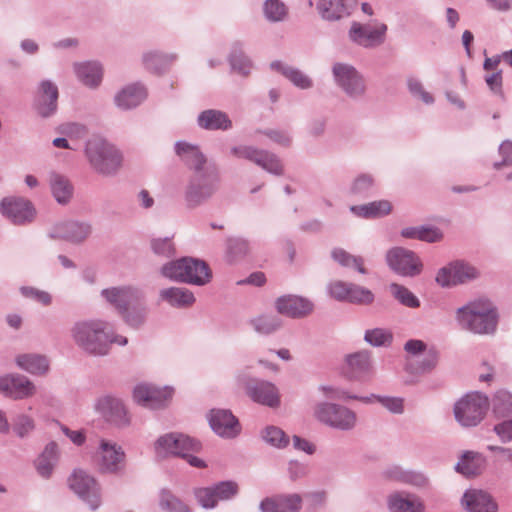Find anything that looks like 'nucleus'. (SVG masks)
Returning <instances> with one entry per match:
<instances>
[{
	"label": "nucleus",
	"instance_id": "412c9836",
	"mask_svg": "<svg viewBox=\"0 0 512 512\" xmlns=\"http://www.w3.org/2000/svg\"><path fill=\"white\" fill-rule=\"evenodd\" d=\"M91 232L92 227L88 222L67 220L55 224L49 235L51 238L63 239L71 243H81Z\"/></svg>",
	"mask_w": 512,
	"mask_h": 512
},
{
	"label": "nucleus",
	"instance_id": "39448f33",
	"mask_svg": "<svg viewBox=\"0 0 512 512\" xmlns=\"http://www.w3.org/2000/svg\"><path fill=\"white\" fill-rule=\"evenodd\" d=\"M85 155L91 168L105 177L116 175L122 166L121 152L101 137H92L86 142Z\"/></svg>",
	"mask_w": 512,
	"mask_h": 512
},
{
	"label": "nucleus",
	"instance_id": "b1692460",
	"mask_svg": "<svg viewBox=\"0 0 512 512\" xmlns=\"http://www.w3.org/2000/svg\"><path fill=\"white\" fill-rule=\"evenodd\" d=\"M58 96L57 86L50 80H43L39 85L35 100L37 113L43 118L54 115L57 111Z\"/></svg>",
	"mask_w": 512,
	"mask_h": 512
},
{
	"label": "nucleus",
	"instance_id": "2eb2a0df",
	"mask_svg": "<svg viewBox=\"0 0 512 512\" xmlns=\"http://www.w3.org/2000/svg\"><path fill=\"white\" fill-rule=\"evenodd\" d=\"M69 486L92 510H96L100 506L98 484L85 471L75 470L69 478Z\"/></svg>",
	"mask_w": 512,
	"mask_h": 512
},
{
	"label": "nucleus",
	"instance_id": "a18cd8bd",
	"mask_svg": "<svg viewBox=\"0 0 512 512\" xmlns=\"http://www.w3.org/2000/svg\"><path fill=\"white\" fill-rule=\"evenodd\" d=\"M147 314L148 308L139 301L138 303L127 307V310L125 312H121L120 315L128 326L132 328H139L145 323Z\"/></svg>",
	"mask_w": 512,
	"mask_h": 512
},
{
	"label": "nucleus",
	"instance_id": "72a5a7b5",
	"mask_svg": "<svg viewBox=\"0 0 512 512\" xmlns=\"http://www.w3.org/2000/svg\"><path fill=\"white\" fill-rule=\"evenodd\" d=\"M438 359V352L431 348L418 357H409L405 365V370L414 375L429 373L436 367Z\"/></svg>",
	"mask_w": 512,
	"mask_h": 512
},
{
	"label": "nucleus",
	"instance_id": "a19ab883",
	"mask_svg": "<svg viewBox=\"0 0 512 512\" xmlns=\"http://www.w3.org/2000/svg\"><path fill=\"white\" fill-rule=\"evenodd\" d=\"M249 325L255 333L269 336L282 327V320L275 314H261L249 320Z\"/></svg>",
	"mask_w": 512,
	"mask_h": 512
},
{
	"label": "nucleus",
	"instance_id": "4c0bfd02",
	"mask_svg": "<svg viewBox=\"0 0 512 512\" xmlns=\"http://www.w3.org/2000/svg\"><path fill=\"white\" fill-rule=\"evenodd\" d=\"M49 185L53 197L59 204L66 205L70 202L74 188L66 176L51 172L49 174Z\"/></svg>",
	"mask_w": 512,
	"mask_h": 512
},
{
	"label": "nucleus",
	"instance_id": "f8f14e48",
	"mask_svg": "<svg viewBox=\"0 0 512 512\" xmlns=\"http://www.w3.org/2000/svg\"><path fill=\"white\" fill-rule=\"evenodd\" d=\"M201 448L200 442L180 433H168L158 438L155 450L158 456L175 455L187 457V452H197Z\"/></svg>",
	"mask_w": 512,
	"mask_h": 512
},
{
	"label": "nucleus",
	"instance_id": "13d9d810",
	"mask_svg": "<svg viewBox=\"0 0 512 512\" xmlns=\"http://www.w3.org/2000/svg\"><path fill=\"white\" fill-rule=\"evenodd\" d=\"M248 251L249 243L246 239L234 237L227 240V253L231 262L243 258Z\"/></svg>",
	"mask_w": 512,
	"mask_h": 512
},
{
	"label": "nucleus",
	"instance_id": "8fccbe9b",
	"mask_svg": "<svg viewBox=\"0 0 512 512\" xmlns=\"http://www.w3.org/2000/svg\"><path fill=\"white\" fill-rule=\"evenodd\" d=\"M265 18L270 22H281L287 16V7L280 0H266L263 4Z\"/></svg>",
	"mask_w": 512,
	"mask_h": 512
},
{
	"label": "nucleus",
	"instance_id": "603ef678",
	"mask_svg": "<svg viewBox=\"0 0 512 512\" xmlns=\"http://www.w3.org/2000/svg\"><path fill=\"white\" fill-rule=\"evenodd\" d=\"M374 186V177L368 173L359 174L351 183L350 193L355 196L367 197Z\"/></svg>",
	"mask_w": 512,
	"mask_h": 512
},
{
	"label": "nucleus",
	"instance_id": "cd10ccee",
	"mask_svg": "<svg viewBox=\"0 0 512 512\" xmlns=\"http://www.w3.org/2000/svg\"><path fill=\"white\" fill-rule=\"evenodd\" d=\"M59 460L58 444L54 441L49 442L43 451L34 460L33 465L37 474L43 479H49Z\"/></svg>",
	"mask_w": 512,
	"mask_h": 512
},
{
	"label": "nucleus",
	"instance_id": "473e14b6",
	"mask_svg": "<svg viewBox=\"0 0 512 512\" xmlns=\"http://www.w3.org/2000/svg\"><path fill=\"white\" fill-rule=\"evenodd\" d=\"M388 509L390 512H424V504L414 494H404L400 492L389 495Z\"/></svg>",
	"mask_w": 512,
	"mask_h": 512
},
{
	"label": "nucleus",
	"instance_id": "680f3d73",
	"mask_svg": "<svg viewBox=\"0 0 512 512\" xmlns=\"http://www.w3.org/2000/svg\"><path fill=\"white\" fill-rule=\"evenodd\" d=\"M193 494L198 504L204 509L215 508L218 504L212 486L195 488Z\"/></svg>",
	"mask_w": 512,
	"mask_h": 512
},
{
	"label": "nucleus",
	"instance_id": "aec40b11",
	"mask_svg": "<svg viewBox=\"0 0 512 512\" xmlns=\"http://www.w3.org/2000/svg\"><path fill=\"white\" fill-rule=\"evenodd\" d=\"M101 295L107 302L117 309L119 314H121V312H125L127 307H130L143 299V292L132 286L103 289L101 291Z\"/></svg>",
	"mask_w": 512,
	"mask_h": 512
},
{
	"label": "nucleus",
	"instance_id": "052dcab7",
	"mask_svg": "<svg viewBox=\"0 0 512 512\" xmlns=\"http://www.w3.org/2000/svg\"><path fill=\"white\" fill-rule=\"evenodd\" d=\"M151 395L149 396V401L147 404V408L150 409H159L165 406L168 399L172 396V389L168 387L158 388L156 386L151 385Z\"/></svg>",
	"mask_w": 512,
	"mask_h": 512
},
{
	"label": "nucleus",
	"instance_id": "f704fd0d",
	"mask_svg": "<svg viewBox=\"0 0 512 512\" xmlns=\"http://www.w3.org/2000/svg\"><path fill=\"white\" fill-rule=\"evenodd\" d=\"M486 465L483 454L474 451H466L455 465V470L466 477L479 475Z\"/></svg>",
	"mask_w": 512,
	"mask_h": 512
},
{
	"label": "nucleus",
	"instance_id": "e433bc0d",
	"mask_svg": "<svg viewBox=\"0 0 512 512\" xmlns=\"http://www.w3.org/2000/svg\"><path fill=\"white\" fill-rule=\"evenodd\" d=\"M16 364L20 369L36 376L47 374L50 367V362L46 356L34 353L17 356Z\"/></svg>",
	"mask_w": 512,
	"mask_h": 512
},
{
	"label": "nucleus",
	"instance_id": "f03ea898",
	"mask_svg": "<svg viewBox=\"0 0 512 512\" xmlns=\"http://www.w3.org/2000/svg\"><path fill=\"white\" fill-rule=\"evenodd\" d=\"M75 343L85 352L94 356L109 353L110 345L125 346L128 339L114 332L112 326L102 320L79 321L71 329Z\"/></svg>",
	"mask_w": 512,
	"mask_h": 512
},
{
	"label": "nucleus",
	"instance_id": "9b49d317",
	"mask_svg": "<svg viewBox=\"0 0 512 512\" xmlns=\"http://www.w3.org/2000/svg\"><path fill=\"white\" fill-rule=\"evenodd\" d=\"M389 268L398 275L415 277L422 272L423 264L417 254L403 247H393L386 253Z\"/></svg>",
	"mask_w": 512,
	"mask_h": 512
},
{
	"label": "nucleus",
	"instance_id": "1a4fd4ad",
	"mask_svg": "<svg viewBox=\"0 0 512 512\" xmlns=\"http://www.w3.org/2000/svg\"><path fill=\"white\" fill-rule=\"evenodd\" d=\"M315 416L320 422L342 431L353 429L357 421L355 412L345 406L329 402L317 404Z\"/></svg>",
	"mask_w": 512,
	"mask_h": 512
},
{
	"label": "nucleus",
	"instance_id": "6ab92c4d",
	"mask_svg": "<svg viewBox=\"0 0 512 512\" xmlns=\"http://www.w3.org/2000/svg\"><path fill=\"white\" fill-rule=\"evenodd\" d=\"M36 388L32 381L20 374H9L0 377V392L15 400L29 398L35 394Z\"/></svg>",
	"mask_w": 512,
	"mask_h": 512
},
{
	"label": "nucleus",
	"instance_id": "69168bd1",
	"mask_svg": "<svg viewBox=\"0 0 512 512\" xmlns=\"http://www.w3.org/2000/svg\"><path fill=\"white\" fill-rule=\"evenodd\" d=\"M377 402L390 413L402 414L404 412V399L402 397L380 395L377 397Z\"/></svg>",
	"mask_w": 512,
	"mask_h": 512
},
{
	"label": "nucleus",
	"instance_id": "ddd939ff",
	"mask_svg": "<svg viewBox=\"0 0 512 512\" xmlns=\"http://www.w3.org/2000/svg\"><path fill=\"white\" fill-rule=\"evenodd\" d=\"M478 277L479 271L476 267L464 261H454L438 271L436 282L442 287H450L472 281Z\"/></svg>",
	"mask_w": 512,
	"mask_h": 512
},
{
	"label": "nucleus",
	"instance_id": "9d476101",
	"mask_svg": "<svg viewBox=\"0 0 512 512\" xmlns=\"http://www.w3.org/2000/svg\"><path fill=\"white\" fill-rule=\"evenodd\" d=\"M238 382L244 387L246 394L254 402L271 408L279 406V392L273 383L258 378H251L246 374L239 375Z\"/></svg>",
	"mask_w": 512,
	"mask_h": 512
},
{
	"label": "nucleus",
	"instance_id": "5fc2aeb1",
	"mask_svg": "<svg viewBox=\"0 0 512 512\" xmlns=\"http://www.w3.org/2000/svg\"><path fill=\"white\" fill-rule=\"evenodd\" d=\"M263 440L276 448H284L289 444V438L285 432L276 426H268L262 432Z\"/></svg>",
	"mask_w": 512,
	"mask_h": 512
},
{
	"label": "nucleus",
	"instance_id": "f3484780",
	"mask_svg": "<svg viewBox=\"0 0 512 512\" xmlns=\"http://www.w3.org/2000/svg\"><path fill=\"white\" fill-rule=\"evenodd\" d=\"M98 456L99 470L103 473L116 474L125 467V452L115 442L101 439Z\"/></svg>",
	"mask_w": 512,
	"mask_h": 512
},
{
	"label": "nucleus",
	"instance_id": "bf43d9fd",
	"mask_svg": "<svg viewBox=\"0 0 512 512\" xmlns=\"http://www.w3.org/2000/svg\"><path fill=\"white\" fill-rule=\"evenodd\" d=\"M256 133L265 135L274 144L289 148L292 145V136L290 133L283 129H258Z\"/></svg>",
	"mask_w": 512,
	"mask_h": 512
},
{
	"label": "nucleus",
	"instance_id": "37998d69",
	"mask_svg": "<svg viewBox=\"0 0 512 512\" xmlns=\"http://www.w3.org/2000/svg\"><path fill=\"white\" fill-rule=\"evenodd\" d=\"M159 507L166 512H191L190 507L183 500L166 488L159 492Z\"/></svg>",
	"mask_w": 512,
	"mask_h": 512
},
{
	"label": "nucleus",
	"instance_id": "423d86ee",
	"mask_svg": "<svg viewBox=\"0 0 512 512\" xmlns=\"http://www.w3.org/2000/svg\"><path fill=\"white\" fill-rule=\"evenodd\" d=\"M332 75L336 85L351 99L365 97L367 85L364 76L351 64L336 62L332 66Z\"/></svg>",
	"mask_w": 512,
	"mask_h": 512
},
{
	"label": "nucleus",
	"instance_id": "5701e85b",
	"mask_svg": "<svg viewBox=\"0 0 512 512\" xmlns=\"http://www.w3.org/2000/svg\"><path fill=\"white\" fill-rule=\"evenodd\" d=\"M95 408L106 421L117 427H126L130 423L125 406L118 398L102 397L97 401Z\"/></svg>",
	"mask_w": 512,
	"mask_h": 512
},
{
	"label": "nucleus",
	"instance_id": "79ce46f5",
	"mask_svg": "<svg viewBox=\"0 0 512 512\" xmlns=\"http://www.w3.org/2000/svg\"><path fill=\"white\" fill-rule=\"evenodd\" d=\"M175 59V54H165L158 51L144 53L142 57L145 68L154 73L163 72Z\"/></svg>",
	"mask_w": 512,
	"mask_h": 512
},
{
	"label": "nucleus",
	"instance_id": "0e129e2a",
	"mask_svg": "<svg viewBox=\"0 0 512 512\" xmlns=\"http://www.w3.org/2000/svg\"><path fill=\"white\" fill-rule=\"evenodd\" d=\"M407 86L410 94L414 98L422 100L425 104H432L434 102L433 96L424 89L421 81L418 79L409 78L407 80Z\"/></svg>",
	"mask_w": 512,
	"mask_h": 512
},
{
	"label": "nucleus",
	"instance_id": "c85d7f7f",
	"mask_svg": "<svg viewBox=\"0 0 512 512\" xmlns=\"http://www.w3.org/2000/svg\"><path fill=\"white\" fill-rule=\"evenodd\" d=\"M197 125L207 131H228L233 127L229 115L218 109H207L199 113Z\"/></svg>",
	"mask_w": 512,
	"mask_h": 512
},
{
	"label": "nucleus",
	"instance_id": "c9c22d12",
	"mask_svg": "<svg viewBox=\"0 0 512 512\" xmlns=\"http://www.w3.org/2000/svg\"><path fill=\"white\" fill-rule=\"evenodd\" d=\"M270 68L288 79L294 86L300 89H309L313 86L312 79L298 68L292 67L279 60L270 63Z\"/></svg>",
	"mask_w": 512,
	"mask_h": 512
},
{
	"label": "nucleus",
	"instance_id": "864d4df0",
	"mask_svg": "<svg viewBox=\"0 0 512 512\" xmlns=\"http://www.w3.org/2000/svg\"><path fill=\"white\" fill-rule=\"evenodd\" d=\"M332 258L342 266H353L359 273H367L361 257H355L341 248H336L332 251Z\"/></svg>",
	"mask_w": 512,
	"mask_h": 512
},
{
	"label": "nucleus",
	"instance_id": "338daca9",
	"mask_svg": "<svg viewBox=\"0 0 512 512\" xmlns=\"http://www.w3.org/2000/svg\"><path fill=\"white\" fill-rule=\"evenodd\" d=\"M350 285V282L333 281L328 286L329 294L338 301L346 302Z\"/></svg>",
	"mask_w": 512,
	"mask_h": 512
},
{
	"label": "nucleus",
	"instance_id": "e2e57ef3",
	"mask_svg": "<svg viewBox=\"0 0 512 512\" xmlns=\"http://www.w3.org/2000/svg\"><path fill=\"white\" fill-rule=\"evenodd\" d=\"M150 246L156 255L164 258H171L176 253L174 243L169 237L152 239Z\"/></svg>",
	"mask_w": 512,
	"mask_h": 512
},
{
	"label": "nucleus",
	"instance_id": "393cba45",
	"mask_svg": "<svg viewBox=\"0 0 512 512\" xmlns=\"http://www.w3.org/2000/svg\"><path fill=\"white\" fill-rule=\"evenodd\" d=\"M301 508L302 497L297 493L266 497L259 504L260 512H300Z\"/></svg>",
	"mask_w": 512,
	"mask_h": 512
},
{
	"label": "nucleus",
	"instance_id": "ea45409f",
	"mask_svg": "<svg viewBox=\"0 0 512 512\" xmlns=\"http://www.w3.org/2000/svg\"><path fill=\"white\" fill-rule=\"evenodd\" d=\"M392 206L387 200L373 201L363 205H354L350 211L361 218L373 219L383 217L391 212Z\"/></svg>",
	"mask_w": 512,
	"mask_h": 512
},
{
	"label": "nucleus",
	"instance_id": "4d7b16f0",
	"mask_svg": "<svg viewBox=\"0 0 512 512\" xmlns=\"http://www.w3.org/2000/svg\"><path fill=\"white\" fill-rule=\"evenodd\" d=\"M217 501H227L234 498L239 492V486L235 481H220L212 485Z\"/></svg>",
	"mask_w": 512,
	"mask_h": 512
},
{
	"label": "nucleus",
	"instance_id": "2f4dec72",
	"mask_svg": "<svg viewBox=\"0 0 512 512\" xmlns=\"http://www.w3.org/2000/svg\"><path fill=\"white\" fill-rule=\"evenodd\" d=\"M147 97L146 89L143 85L136 83L130 84L119 91L114 98L117 107L123 110H129L140 105Z\"/></svg>",
	"mask_w": 512,
	"mask_h": 512
},
{
	"label": "nucleus",
	"instance_id": "a211bd4d",
	"mask_svg": "<svg viewBox=\"0 0 512 512\" xmlns=\"http://www.w3.org/2000/svg\"><path fill=\"white\" fill-rule=\"evenodd\" d=\"M208 421L211 429L223 438H234L241 431L238 419L227 409H211Z\"/></svg>",
	"mask_w": 512,
	"mask_h": 512
},
{
	"label": "nucleus",
	"instance_id": "0eeeda50",
	"mask_svg": "<svg viewBox=\"0 0 512 512\" xmlns=\"http://www.w3.org/2000/svg\"><path fill=\"white\" fill-rule=\"evenodd\" d=\"M488 410V399L479 393L467 394L456 402L454 415L463 427H474L484 418Z\"/></svg>",
	"mask_w": 512,
	"mask_h": 512
},
{
	"label": "nucleus",
	"instance_id": "774afa93",
	"mask_svg": "<svg viewBox=\"0 0 512 512\" xmlns=\"http://www.w3.org/2000/svg\"><path fill=\"white\" fill-rule=\"evenodd\" d=\"M493 431L502 443L512 442V419L504 420L493 427Z\"/></svg>",
	"mask_w": 512,
	"mask_h": 512
},
{
	"label": "nucleus",
	"instance_id": "a878e982",
	"mask_svg": "<svg viewBox=\"0 0 512 512\" xmlns=\"http://www.w3.org/2000/svg\"><path fill=\"white\" fill-rule=\"evenodd\" d=\"M347 373L350 378L360 381L368 380L373 375L371 355L368 350L349 354L345 358Z\"/></svg>",
	"mask_w": 512,
	"mask_h": 512
},
{
	"label": "nucleus",
	"instance_id": "4be33fe9",
	"mask_svg": "<svg viewBox=\"0 0 512 512\" xmlns=\"http://www.w3.org/2000/svg\"><path fill=\"white\" fill-rule=\"evenodd\" d=\"M277 312L289 318L299 319L309 315L314 308L313 303L298 295H283L276 299Z\"/></svg>",
	"mask_w": 512,
	"mask_h": 512
},
{
	"label": "nucleus",
	"instance_id": "c756f323",
	"mask_svg": "<svg viewBox=\"0 0 512 512\" xmlns=\"http://www.w3.org/2000/svg\"><path fill=\"white\" fill-rule=\"evenodd\" d=\"M73 68L78 80L89 88H97L102 82L103 67L98 61L74 63Z\"/></svg>",
	"mask_w": 512,
	"mask_h": 512
},
{
	"label": "nucleus",
	"instance_id": "f257e3e1",
	"mask_svg": "<svg viewBox=\"0 0 512 512\" xmlns=\"http://www.w3.org/2000/svg\"><path fill=\"white\" fill-rule=\"evenodd\" d=\"M175 152L193 171L184 190V202L188 209H196L209 202L219 191L221 175L214 164H208L200 149L185 141L175 144Z\"/></svg>",
	"mask_w": 512,
	"mask_h": 512
},
{
	"label": "nucleus",
	"instance_id": "c03bdc74",
	"mask_svg": "<svg viewBox=\"0 0 512 512\" xmlns=\"http://www.w3.org/2000/svg\"><path fill=\"white\" fill-rule=\"evenodd\" d=\"M229 63L232 70L236 71L242 76H248L251 72L252 62L244 54L239 43L233 45L229 56Z\"/></svg>",
	"mask_w": 512,
	"mask_h": 512
},
{
	"label": "nucleus",
	"instance_id": "6e6552de",
	"mask_svg": "<svg viewBox=\"0 0 512 512\" xmlns=\"http://www.w3.org/2000/svg\"><path fill=\"white\" fill-rule=\"evenodd\" d=\"M231 155L248 160L270 174L281 176L284 172L280 158L273 152L252 145H238L230 149Z\"/></svg>",
	"mask_w": 512,
	"mask_h": 512
},
{
	"label": "nucleus",
	"instance_id": "6e6d98bb",
	"mask_svg": "<svg viewBox=\"0 0 512 512\" xmlns=\"http://www.w3.org/2000/svg\"><path fill=\"white\" fill-rule=\"evenodd\" d=\"M364 340L374 347L388 346L393 340V335L389 330L374 328L365 332Z\"/></svg>",
	"mask_w": 512,
	"mask_h": 512
},
{
	"label": "nucleus",
	"instance_id": "4468645a",
	"mask_svg": "<svg viewBox=\"0 0 512 512\" xmlns=\"http://www.w3.org/2000/svg\"><path fill=\"white\" fill-rule=\"evenodd\" d=\"M0 212L16 225L30 223L36 215L32 202L17 196L3 198L0 202Z\"/></svg>",
	"mask_w": 512,
	"mask_h": 512
},
{
	"label": "nucleus",
	"instance_id": "de8ad7c7",
	"mask_svg": "<svg viewBox=\"0 0 512 512\" xmlns=\"http://www.w3.org/2000/svg\"><path fill=\"white\" fill-rule=\"evenodd\" d=\"M493 411L499 418L512 419V394L499 391L493 399Z\"/></svg>",
	"mask_w": 512,
	"mask_h": 512
},
{
	"label": "nucleus",
	"instance_id": "3c124183",
	"mask_svg": "<svg viewBox=\"0 0 512 512\" xmlns=\"http://www.w3.org/2000/svg\"><path fill=\"white\" fill-rule=\"evenodd\" d=\"M374 298L373 292L368 288L351 283L346 302L356 305H370Z\"/></svg>",
	"mask_w": 512,
	"mask_h": 512
},
{
	"label": "nucleus",
	"instance_id": "58836bf2",
	"mask_svg": "<svg viewBox=\"0 0 512 512\" xmlns=\"http://www.w3.org/2000/svg\"><path fill=\"white\" fill-rule=\"evenodd\" d=\"M160 299L176 308H186L195 302L194 294L187 288L170 287L159 292Z\"/></svg>",
	"mask_w": 512,
	"mask_h": 512
},
{
	"label": "nucleus",
	"instance_id": "09e8293b",
	"mask_svg": "<svg viewBox=\"0 0 512 512\" xmlns=\"http://www.w3.org/2000/svg\"><path fill=\"white\" fill-rule=\"evenodd\" d=\"M392 296L402 305L409 308H417L420 306L419 299L405 286L392 283L389 286Z\"/></svg>",
	"mask_w": 512,
	"mask_h": 512
},
{
	"label": "nucleus",
	"instance_id": "49530a36",
	"mask_svg": "<svg viewBox=\"0 0 512 512\" xmlns=\"http://www.w3.org/2000/svg\"><path fill=\"white\" fill-rule=\"evenodd\" d=\"M36 424L33 417L19 413L12 418L11 428L15 435L21 439L29 437L35 430Z\"/></svg>",
	"mask_w": 512,
	"mask_h": 512
},
{
	"label": "nucleus",
	"instance_id": "7ed1b4c3",
	"mask_svg": "<svg viewBox=\"0 0 512 512\" xmlns=\"http://www.w3.org/2000/svg\"><path fill=\"white\" fill-rule=\"evenodd\" d=\"M496 307L486 299L470 301L459 307L455 312L458 326L473 334H494L498 325Z\"/></svg>",
	"mask_w": 512,
	"mask_h": 512
},
{
	"label": "nucleus",
	"instance_id": "20e7f679",
	"mask_svg": "<svg viewBox=\"0 0 512 512\" xmlns=\"http://www.w3.org/2000/svg\"><path fill=\"white\" fill-rule=\"evenodd\" d=\"M161 274L172 281L196 286H204L212 278L208 264L193 257H182L165 263L161 267Z\"/></svg>",
	"mask_w": 512,
	"mask_h": 512
},
{
	"label": "nucleus",
	"instance_id": "7c9ffc66",
	"mask_svg": "<svg viewBox=\"0 0 512 512\" xmlns=\"http://www.w3.org/2000/svg\"><path fill=\"white\" fill-rule=\"evenodd\" d=\"M317 11L325 21H340L351 14V6L347 0H318Z\"/></svg>",
	"mask_w": 512,
	"mask_h": 512
},
{
	"label": "nucleus",
	"instance_id": "bb28decb",
	"mask_svg": "<svg viewBox=\"0 0 512 512\" xmlns=\"http://www.w3.org/2000/svg\"><path fill=\"white\" fill-rule=\"evenodd\" d=\"M462 503L469 512H498V504L486 491L478 489L467 490Z\"/></svg>",
	"mask_w": 512,
	"mask_h": 512
},
{
	"label": "nucleus",
	"instance_id": "dca6fc26",
	"mask_svg": "<svg viewBox=\"0 0 512 512\" xmlns=\"http://www.w3.org/2000/svg\"><path fill=\"white\" fill-rule=\"evenodd\" d=\"M386 32L387 25L383 23L371 25L353 22L349 30V38L362 47L374 48L384 43Z\"/></svg>",
	"mask_w": 512,
	"mask_h": 512
}]
</instances>
